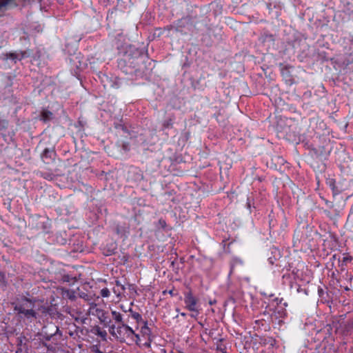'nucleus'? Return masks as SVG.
<instances>
[{"label":"nucleus","instance_id":"obj_11","mask_svg":"<svg viewBox=\"0 0 353 353\" xmlns=\"http://www.w3.org/2000/svg\"><path fill=\"white\" fill-rule=\"evenodd\" d=\"M111 314L113 319L115 321L116 323H119L120 324H122V323H123V316L120 312L112 310L111 312Z\"/></svg>","mask_w":353,"mask_h":353},{"label":"nucleus","instance_id":"obj_8","mask_svg":"<svg viewBox=\"0 0 353 353\" xmlns=\"http://www.w3.org/2000/svg\"><path fill=\"white\" fill-rule=\"evenodd\" d=\"M6 60H11L13 63H17V61H19L21 60L22 58H23V55L22 54H17V53H10V54H6Z\"/></svg>","mask_w":353,"mask_h":353},{"label":"nucleus","instance_id":"obj_32","mask_svg":"<svg viewBox=\"0 0 353 353\" xmlns=\"http://www.w3.org/2000/svg\"><path fill=\"white\" fill-rule=\"evenodd\" d=\"M214 302H215V301H214V302H213V301H210V304H211V305H212V304H213Z\"/></svg>","mask_w":353,"mask_h":353},{"label":"nucleus","instance_id":"obj_24","mask_svg":"<svg viewBox=\"0 0 353 353\" xmlns=\"http://www.w3.org/2000/svg\"><path fill=\"white\" fill-rule=\"evenodd\" d=\"M190 316L193 318H196L198 316V314H196V312H194Z\"/></svg>","mask_w":353,"mask_h":353},{"label":"nucleus","instance_id":"obj_23","mask_svg":"<svg viewBox=\"0 0 353 353\" xmlns=\"http://www.w3.org/2000/svg\"><path fill=\"white\" fill-rule=\"evenodd\" d=\"M54 328L55 329V333H54V334H57V333H59V327H58L54 326ZM52 335H54V334H51V336H52Z\"/></svg>","mask_w":353,"mask_h":353},{"label":"nucleus","instance_id":"obj_27","mask_svg":"<svg viewBox=\"0 0 353 353\" xmlns=\"http://www.w3.org/2000/svg\"><path fill=\"white\" fill-rule=\"evenodd\" d=\"M123 149H124V150H128V146H127V145H125V144L123 145Z\"/></svg>","mask_w":353,"mask_h":353},{"label":"nucleus","instance_id":"obj_26","mask_svg":"<svg viewBox=\"0 0 353 353\" xmlns=\"http://www.w3.org/2000/svg\"><path fill=\"white\" fill-rule=\"evenodd\" d=\"M134 335L135 336V337H136V339H137V341L140 340V336H139V334H135V333H134Z\"/></svg>","mask_w":353,"mask_h":353},{"label":"nucleus","instance_id":"obj_29","mask_svg":"<svg viewBox=\"0 0 353 353\" xmlns=\"http://www.w3.org/2000/svg\"><path fill=\"white\" fill-rule=\"evenodd\" d=\"M181 316H186V314H185V313H184V312H181Z\"/></svg>","mask_w":353,"mask_h":353},{"label":"nucleus","instance_id":"obj_12","mask_svg":"<svg viewBox=\"0 0 353 353\" xmlns=\"http://www.w3.org/2000/svg\"><path fill=\"white\" fill-rule=\"evenodd\" d=\"M63 295L71 301H74L77 298L75 292L73 290H64Z\"/></svg>","mask_w":353,"mask_h":353},{"label":"nucleus","instance_id":"obj_25","mask_svg":"<svg viewBox=\"0 0 353 353\" xmlns=\"http://www.w3.org/2000/svg\"><path fill=\"white\" fill-rule=\"evenodd\" d=\"M327 205H328L329 208H332L333 207V204L332 203H328L327 201L326 202Z\"/></svg>","mask_w":353,"mask_h":353},{"label":"nucleus","instance_id":"obj_1","mask_svg":"<svg viewBox=\"0 0 353 353\" xmlns=\"http://www.w3.org/2000/svg\"><path fill=\"white\" fill-rule=\"evenodd\" d=\"M34 300L25 296L17 299L12 303L14 312L21 318L24 317L28 319L37 318V312L34 310Z\"/></svg>","mask_w":353,"mask_h":353},{"label":"nucleus","instance_id":"obj_7","mask_svg":"<svg viewBox=\"0 0 353 353\" xmlns=\"http://www.w3.org/2000/svg\"><path fill=\"white\" fill-rule=\"evenodd\" d=\"M55 155L52 148H46L41 154V159L45 163L49 164L54 160Z\"/></svg>","mask_w":353,"mask_h":353},{"label":"nucleus","instance_id":"obj_9","mask_svg":"<svg viewBox=\"0 0 353 353\" xmlns=\"http://www.w3.org/2000/svg\"><path fill=\"white\" fill-rule=\"evenodd\" d=\"M190 19L188 18H184L179 20L177 23L176 26L173 27L176 32H181V28L185 26V24L190 22Z\"/></svg>","mask_w":353,"mask_h":353},{"label":"nucleus","instance_id":"obj_22","mask_svg":"<svg viewBox=\"0 0 353 353\" xmlns=\"http://www.w3.org/2000/svg\"><path fill=\"white\" fill-rule=\"evenodd\" d=\"M276 260V258L274 257V259H272V257H270L268 259V261H269V263L271 264V265H273L274 263V261Z\"/></svg>","mask_w":353,"mask_h":353},{"label":"nucleus","instance_id":"obj_31","mask_svg":"<svg viewBox=\"0 0 353 353\" xmlns=\"http://www.w3.org/2000/svg\"><path fill=\"white\" fill-rule=\"evenodd\" d=\"M248 208H250V203H248Z\"/></svg>","mask_w":353,"mask_h":353},{"label":"nucleus","instance_id":"obj_20","mask_svg":"<svg viewBox=\"0 0 353 353\" xmlns=\"http://www.w3.org/2000/svg\"><path fill=\"white\" fill-rule=\"evenodd\" d=\"M41 310L43 313H48L49 311V308L46 307H41Z\"/></svg>","mask_w":353,"mask_h":353},{"label":"nucleus","instance_id":"obj_17","mask_svg":"<svg viewBox=\"0 0 353 353\" xmlns=\"http://www.w3.org/2000/svg\"><path fill=\"white\" fill-rule=\"evenodd\" d=\"M8 121L6 119H0V131H4L8 128Z\"/></svg>","mask_w":353,"mask_h":353},{"label":"nucleus","instance_id":"obj_33","mask_svg":"<svg viewBox=\"0 0 353 353\" xmlns=\"http://www.w3.org/2000/svg\"><path fill=\"white\" fill-rule=\"evenodd\" d=\"M345 290L347 291V290H349V288H345Z\"/></svg>","mask_w":353,"mask_h":353},{"label":"nucleus","instance_id":"obj_34","mask_svg":"<svg viewBox=\"0 0 353 353\" xmlns=\"http://www.w3.org/2000/svg\"><path fill=\"white\" fill-rule=\"evenodd\" d=\"M352 14H353V11H352Z\"/></svg>","mask_w":353,"mask_h":353},{"label":"nucleus","instance_id":"obj_2","mask_svg":"<svg viewBox=\"0 0 353 353\" xmlns=\"http://www.w3.org/2000/svg\"><path fill=\"white\" fill-rule=\"evenodd\" d=\"M28 226L38 233H49L51 223L47 217L34 215L29 218Z\"/></svg>","mask_w":353,"mask_h":353},{"label":"nucleus","instance_id":"obj_13","mask_svg":"<svg viewBox=\"0 0 353 353\" xmlns=\"http://www.w3.org/2000/svg\"><path fill=\"white\" fill-rule=\"evenodd\" d=\"M128 311L131 312L132 316L137 321V323H139L142 321V316L140 314L133 312L131 307L128 310Z\"/></svg>","mask_w":353,"mask_h":353},{"label":"nucleus","instance_id":"obj_19","mask_svg":"<svg viewBox=\"0 0 353 353\" xmlns=\"http://www.w3.org/2000/svg\"><path fill=\"white\" fill-rule=\"evenodd\" d=\"M100 294L102 297H104V298L108 297L110 296V290L106 288H103L101 290Z\"/></svg>","mask_w":353,"mask_h":353},{"label":"nucleus","instance_id":"obj_6","mask_svg":"<svg viewBox=\"0 0 353 353\" xmlns=\"http://www.w3.org/2000/svg\"><path fill=\"white\" fill-rule=\"evenodd\" d=\"M184 303L188 310L193 312H196V314H199V311L196 308L197 300L193 296L190 291L185 294Z\"/></svg>","mask_w":353,"mask_h":353},{"label":"nucleus","instance_id":"obj_15","mask_svg":"<svg viewBox=\"0 0 353 353\" xmlns=\"http://www.w3.org/2000/svg\"><path fill=\"white\" fill-rule=\"evenodd\" d=\"M141 333L145 336L150 335L151 332L150 328L148 327L146 322H144V325L141 327Z\"/></svg>","mask_w":353,"mask_h":353},{"label":"nucleus","instance_id":"obj_14","mask_svg":"<svg viewBox=\"0 0 353 353\" xmlns=\"http://www.w3.org/2000/svg\"><path fill=\"white\" fill-rule=\"evenodd\" d=\"M97 334L101 337L103 340L106 339L107 332L106 331H102L99 327H96Z\"/></svg>","mask_w":353,"mask_h":353},{"label":"nucleus","instance_id":"obj_4","mask_svg":"<svg viewBox=\"0 0 353 353\" xmlns=\"http://www.w3.org/2000/svg\"><path fill=\"white\" fill-rule=\"evenodd\" d=\"M145 58V55L142 52L134 50L133 52V55L127 52L125 56V61H127L130 65H132L133 68H136L139 66L140 61H143Z\"/></svg>","mask_w":353,"mask_h":353},{"label":"nucleus","instance_id":"obj_16","mask_svg":"<svg viewBox=\"0 0 353 353\" xmlns=\"http://www.w3.org/2000/svg\"><path fill=\"white\" fill-rule=\"evenodd\" d=\"M41 176L43 177L46 179H48L49 181H51L54 179V175L52 173H49L46 172H41Z\"/></svg>","mask_w":353,"mask_h":353},{"label":"nucleus","instance_id":"obj_18","mask_svg":"<svg viewBox=\"0 0 353 353\" xmlns=\"http://www.w3.org/2000/svg\"><path fill=\"white\" fill-rule=\"evenodd\" d=\"M163 125L165 128H171L173 125L172 119H169L165 120Z\"/></svg>","mask_w":353,"mask_h":353},{"label":"nucleus","instance_id":"obj_3","mask_svg":"<svg viewBox=\"0 0 353 353\" xmlns=\"http://www.w3.org/2000/svg\"><path fill=\"white\" fill-rule=\"evenodd\" d=\"M109 332L120 342H125L126 339L131 338L134 334V330L124 323L117 327L115 325H110Z\"/></svg>","mask_w":353,"mask_h":353},{"label":"nucleus","instance_id":"obj_30","mask_svg":"<svg viewBox=\"0 0 353 353\" xmlns=\"http://www.w3.org/2000/svg\"><path fill=\"white\" fill-rule=\"evenodd\" d=\"M172 292H173V291H172V290H170V291L169 292V293H170V294H172Z\"/></svg>","mask_w":353,"mask_h":353},{"label":"nucleus","instance_id":"obj_5","mask_svg":"<svg viewBox=\"0 0 353 353\" xmlns=\"http://www.w3.org/2000/svg\"><path fill=\"white\" fill-rule=\"evenodd\" d=\"M97 305L94 303H90V309L95 310V315L98 317L100 322L105 325H109L111 322L108 317V314L104 310L98 308Z\"/></svg>","mask_w":353,"mask_h":353},{"label":"nucleus","instance_id":"obj_21","mask_svg":"<svg viewBox=\"0 0 353 353\" xmlns=\"http://www.w3.org/2000/svg\"><path fill=\"white\" fill-rule=\"evenodd\" d=\"M116 284L118 287H121L123 290H125V288L123 285L121 284V283L119 281H116Z\"/></svg>","mask_w":353,"mask_h":353},{"label":"nucleus","instance_id":"obj_10","mask_svg":"<svg viewBox=\"0 0 353 353\" xmlns=\"http://www.w3.org/2000/svg\"><path fill=\"white\" fill-rule=\"evenodd\" d=\"M53 114L48 110H43L41 114V119L44 122L49 121L52 119Z\"/></svg>","mask_w":353,"mask_h":353},{"label":"nucleus","instance_id":"obj_28","mask_svg":"<svg viewBox=\"0 0 353 353\" xmlns=\"http://www.w3.org/2000/svg\"><path fill=\"white\" fill-rule=\"evenodd\" d=\"M324 212L327 214V215H329L330 214V212L327 211V210H325Z\"/></svg>","mask_w":353,"mask_h":353}]
</instances>
